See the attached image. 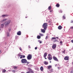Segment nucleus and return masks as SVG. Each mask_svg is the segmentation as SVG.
<instances>
[{"instance_id": "f257e3e1", "label": "nucleus", "mask_w": 73, "mask_h": 73, "mask_svg": "<svg viewBox=\"0 0 73 73\" xmlns=\"http://www.w3.org/2000/svg\"><path fill=\"white\" fill-rule=\"evenodd\" d=\"M48 27V23H44L42 25V28L44 29H41V32L44 33L45 32V31L46 30Z\"/></svg>"}, {"instance_id": "f03ea898", "label": "nucleus", "mask_w": 73, "mask_h": 73, "mask_svg": "<svg viewBox=\"0 0 73 73\" xmlns=\"http://www.w3.org/2000/svg\"><path fill=\"white\" fill-rule=\"evenodd\" d=\"M21 62L22 64H26V63H27V64L26 65H28V64L30 63V62H28L27 60L25 59H22L21 60Z\"/></svg>"}, {"instance_id": "7ed1b4c3", "label": "nucleus", "mask_w": 73, "mask_h": 73, "mask_svg": "<svg viewBox=\"0 0 73 73\" xmlns=\"http://www.w3.org/2000/svg\"><path fill=\"white\" fill-rule=\"evenodd\" d=\"M28 69L29 71L27 72L26 73H34V71L30 68H28Z\"/></svg>"}, {"instance_id": "20e7f679", "label": "nucleus", "mask_w": 73, "mask_h": 73, "mask_svg": "<svg viewBox=\"0 0 73 73\" xmlns=\"http://www.w3.org/2000/svg\"><path fill=\"white\" fill-rule=\"evenodd\" d=\"M32 55L31 54H29L27 57V60H31V59H32Z\"/></svg>"}, {"instance_id": "39448f33", "label": "nucleus", "mask_w": 73, "mask_h": 73, "mask_svg": "<svg viewBox=\"0 0 73 73\" xmlns=\"http://www.w3.org/2000/svg\"><path fill=\"white\" fill-rule=\"evenodd\" d=\"M53 58L54 60V61H57V62H58V61H59L58 58H57L56 56H53Z\"/></svg>"}, {"instance_id": "423d86ee", "label": "nucleus", "mask_w": 73, "mask_h": 73, "mask_svg": "<svg viewBox=\"0 0 73 73\" xmlns=\"http://www.w3.org/2000/svg\"><path fill=\"white\" fill-rule=\"evenodd\" d=\"M11 21L10 20H9L8 21H6L5 23V25H8L10 23H11Z\"/></svg>"}, {"instance_id": "0eeeda50", "label": "nucleus", "mask_w": 73, "mask_h": 73, "mask_svg": "<svg viewBox=\"0 0 73 73\" xmlns=\"http://www.w3.org/2000/svg\"><path fill=\"white\" fill-rule=\"evenodd\" d=\"M56 46H57V45H56V44H54L52 46V48L53 49H56Z\"/></svg>"}, {"instance_id": "6e6552de", "label": "nucleus", "mask_w": 73, "mask_h": 73, "mask_svg": "<svg viewBox=\"0 0 73 73\" xmlns=\"http://www.w3.org/2000/svg\"><path fill=\"white\" fill-rule=\"evenodd\" d=\"M64 60H69V56H66L64 58Z\"/></svg>"}, {"instance_id": "1a4fd4ad", "label": "nucleus", "mask_w": 73, "mask_h": 73, "mask_svg": "<svg viewBox=\"0 0 73 73\" xmlns=\"http://www.w3.org/2000/svg\"><path fill=\"white\" fill-rule=\"evenodd\" d=\"M17 35L19 36H20L21 35V31H19L17 32Z\"/></svg>"}, {"instance_id": "9d476101", "label": "nucleus", "mask_w": 73, "mask_h": 73, "mask_svg": "<svg viewBox=\"0 0 73 73\" xmlns=\"http://www.w3.org/2000/svg\"><path fill=\"white\" fill-rule=\"evenodd\" d=\"M47 56V53L45 52L43 55V57H46V56Z\"/></svg>"}, {"instance_id": "9b49d317", "label": "nucleus", "mask_w": 73, "mask_h": 73, "mask_svg": "<svg viewBox=\"0 0 73 73\" xmlns=\"http://www.w3.org/2000/svg\"><path fill=\"white\" fill-rule=\"evenodd\" d=\"M48 58L49 60H52V57L48 56Z\"/></svg>"}, {"instance_id": "f8f14e48", "label": "nucleus", "mask_w": 73, "mask_h": 73, "mask_svg": "<svg viewBox=\"0 0 73 73\" xmlns=\"http://www.w3.org/2000/svg\"><path fill=\"white\" fill-rule=\"evenodd\" d=\"M58 29H62V26H61V25H60L58 27Z\"/></svg>"}, {"instance_id": "ddd939ff", "label": "nucleus", "mask_w": 73, "mask_h": 73, "mask_svg": "<svg viewBox=\"0 0 73 73\" xmlns=\"http://www.w3.org/2000/svg\"><path fill=\"white\" fill-rule=\"evenodd\" d=\"M40 70L42 71H42H43V70H44V68H43V67L41 66L40 68Z\"/></svg>"}, {"instance_id": "4468645a", "label": "nucleus", "mask_w": 73, "mask_h": 73, "mask_svg": "<svg viewBox=\"0 0 73 73\" xmlns=\"http://www.w3.org/2000/svg\"><path fill=\"white\" fill-rule=\"evenodd\" d=\"M44 64L45 65H48V62H47L46 61H44Z\"/></svg>"}, {"instance_id": "2eb2a0df", "label": "nucleus", "mask_w": 73, "mask_h": 73, "mask_svg": "<svg viewBox=\"0 0 73 73\" xmlns=\"http://www.w3.org/2000/svg\"><path fill=\"white\" fill-rule=\"evenodd\" d=\"M56 7L58 8V7H60V4L59 3H57L56 5Z\"/></svg>"}, {"instance_id": "dca6fc26", "label": "nucleus", "mask_w": 73, "mask_h": 73, "mask_svg": "<svg viewBox=\"0 0 73 73\" xmlns=\"http://www.w3.org/2000/svg\"><path fill=\"white\" fill-rule=\"evenodd\" d=\"M37 38H38V39H40L41 38V36L38 35L37 36Z\"/></svg>"}, {"instance_id": "f3484780", "label": "nucleus", "mask_w": 73, "mask_h": 73, "mask_svg": "<svg viewBox=\"0 0 73 73\" xmlns=\"http://www.w3.org/2000/svg\"><path fill=\"white\" fill-rule=\"evenodd\" d=\"M52 68V66L50 65L48 66V69H50V68Z\"/></svg>"}, {"instance_id": "a211bd4d", "label": "nucleus", "mask_w": 73, "mask_h": 73, "mask_svg": "<svg viewBox=\"0 0 73 73\" xmlns=\"http://www.w3.org/2000/svg\"><path fill=\"white\" fill-rule=\"evenodd\" d=\"M6 72V70L4 69L2 71V73H5Z\"/></svg>"}, {"instance_id": "6ab92c4d", "label": "nucleus", "mask_w": 73, "mask_h": 73, "mask_svg": "<svg viewBox=\"0 0 73 73\" xmlns=\"http://www.w3.org/2000/svg\"><path fill=\"white\" fill-rule=\"evenodd\" d=\"M7 15H2V17H5V16H7Z\"/></svg>"}, {"instance_id": "aec40b11", "label": "nucleus", "mask_w": 73, "mask_h": 73, "mask_svg": "<svg viewBox=\"0 0 73 73\" xmlns=\"http://www.w3.org/2000/svg\"><path fill=\"white\" fill-rule=\"evenodd\" d=\"M7 37L9 36V33H7Z\"/></svg>"}, {"instance_id": "412c9836", "label": "nucleus", "mask_w": 73, "mask_h": 73, "mask_svg": "<svg viewBox=\"0 0 73 73\" xmlns=\"http://www.w3.org/2000/svg\"><path fill=\"white\" fill-rule=\"evenodd\" d=\"M51 8H52L51 6H49L48 8V10H50V9H51Z\"/></svg>"}, {"instance_id": "4be33fe9", "label": "nucleus", "mask_w": 73, "mask_h": 73, "mask_svg": "<svg viewBox=\"0 0 73 73\" xmlns=\"http://www.w3.org/2000/svg\"><path fill=\"white\" fill-rule=\"evenodd\" d=\"M4 24H2L1 25V28H3L4 27Z\"/></svg>"}, {"instance_id": "5701e85b", "label": "nucleus", "mask_w": 73, "mask_h": 73, "mask_svg": "<svg viewBox=\"0 0 73 73\" xmlns=\"http://www.w3.org/2000/svg\"><path fill=\"white\" fill-rule=\"evenodd\" d=\"M13 68L14 69H17V66H14L13 67Z\"/></svg>"}, {"instance_id": "b1692460", "label": "nucleus", "mask_w": 73, "mask_h": 73, "mask_svg": "<svg viewBox=\"0 0 73 73\" xmlns=\"http://www.w3.org/2000/svg\"><path fill=\"white\" fill-rule=\"evenodd\" d=\"M39 35H40V36H44V35H43V34H41V33H39Z\"/></svg>"}, {"instance_id": "393cba45", "label": "nucleus", "mask_w": 73, "mask_h": 73, "mask_svg": "<svg viewBox=\"0 0 73 73\" xmlns=\"http://www.w3.org/2000/svg\"><path fill=\"white\" fill-rule=\"evenodd\" d=\"M52 40H56V38L52 37Z\"/></svg>"}, {"instance_id": "a878e982", "label": "nucleus", "mask_w": 73, "mask_h": 73, "mask_svg": "<svg viewBox=\"0 0 73 73\" xmlns=\"http://www.w3.org/2000/svg\"><path fill=\"white\" fill-rule=\"evenodd\" d=\"M52 72H53V70L52 69H51L50 70V72L51 73Z\"/></svg>"}, {"instance_id": "bb28decb", "label": "nucleus", "mask_w": 73, "mask_h": 73, "mask_svg": "<svg viewBox=\"0 0 73 73\" xmlns=\"http://www.w3.org/2000/svg\"><path fill=\"white\" fill-rule=\"evenodd\" d=\"M53 42H57V40H55Z\"/></svg>"}, {"instance_id": "cd10ccee", "label": "nucleus", "mask_w": 73, "mask_h": 73, "mask_svg": "<svg viewBox=\"0 0 73 73\" xmlns=\"http://www.w3.org/2000/svg\"><path fill=\"white\" fill-rule=\"evenodd\" d=\"M6 20H7V19H5L3 20V21H5Z\"/></svg>"}, {"instance_id": "c85d7f7f", "label": "nucleus", "mask_w": 73, "mask_h": 73, "mask_svg": "<svg viewBox=\"0 0 73 73\" xmlns=\"http://www.w3.org/2000/svg\"><path fill=\"white\" fill-rule=\"evenodd\" d=\"M70 29H73V26L70 27Z\"/></svg>"}, {"instance_id": "c756f323", "label": "nucleus", "mask_w": 73, "mask_h": 73, "mask_svg": "<svg viewBox=\"0 0 73 73\" xmlns=\"http://www.w3.org/2000/svg\"><path fill=\"white\" fill-rule=\"evenodd\" d=\"M21 56H22V55L19 54L18 55V57H21Z\"/></svg>"}, {"instance_id": "7c9ffc66", "label": "nucleus", "mask_w": 73, "mask_h": 73, "mask_svg": "<svg viewBox=\"0 0 73 73\" xmlns=\"http://www.w3.org/2000/svg\"><path fill=\"white\" fill-rule=\"evenodd\" d=\"M48 57H51V54H48Z\"/></svg>"}, {"instance_id": "2f4dec72", "label": "nucleus", "mask_w": 73, "mask_h": 73, "mask_svg": "<svg viewBox=\"0 0 73 73\" xmlns=\"http://www.w3.org/2000/svg\"><path fill=\"white\" fill-rule=\"evenodd\" d=\"M62 52H63V53H65V50H64V51H62Z\"/></svg>"}, {"instance_id": "473e14b6", "label": "nucleus", "mask_w": 73, "mask_h": 73, "mask_svg": "<svg viewBox=\"0 0 73 73\" xmlns=\"http://www.w3.org/2000/svg\"><path fill=\"white\" fill-rule=\"evenodd\" d=\"M22 57L23 58H25V55L23 56L22 55Z\"/></svg>"}, {"instance_id": "72a5a7b5", "label": "nucleus", "mask_w": 73, "mask_h": 73, "mask_svg": "<svg viewBox=\"0 0 73 73\" xmlns=\"http://www.w3.org/2000/svg\"><path fill=\"white\" fill-rule=\"evenodd\" d=\"M19 49H20V50L21 51L22 50V49H21V47H20L19 48Z\"/></svg>"}, {"instance_id": "f704fd0d", "label": "nucleus", "mask_w": 73, "mask_h": 73, "mask_svg": "<svg viewBox=\"0 0 73 73\" xmlns=\"http://www.w3.org/2000/svg\"><path fill=\"white\" fill-rule=\"evenodd\" d=\"M53 12V10H50V12Z\"/></svg>"}, {"instance_id": "c9c22d12", "label": "nucleus", "mask_w": 73, "mask_h": 73, "mask_svg": "<svg viewBox=\"0 0 73 73\" xmlns=\"http://www.w3.org/2000/svg\"><path fill=\"white\" fill-rule=\"evenodd\" d=\"M23 58V55H22V56H21L20 57V58H21H21Z\"/></svg>"}, {"instance_id": "e433bc0d", "label": "nucleus", "mask_w": 73, "mask_h": 73, "mask_svg": "<svg viewBox=\"0 0 73 73\" xmlns=\"http://www.w3.org/2000/svg\"><path fill=\"white\" fill-rule=\"evenodd\" d=\"M63 19H65V16H63Z\"/></svg>"}, {"instance_id": "4c0bfd02", "label": "nucleus", "mask_w": 73, "mask_h": 73, "mask_svg": "<svg viewBox=\"0 0 73 73\" xmlns=\"http://www.w3.org/2000/svg\"><path fill=\"white\" fill-rule=\"evenodd\" d=\"M3 22H4V21H3V20L1 21V23H3Z\"/></svg>"}, {"instance_id": "58836bf2", "label": "nucleus", "mask_w": 73, "mask_h": 73, "mask_svg": "<svg viewBox=\"0 0 73 73\" xmlns=\"http://www.w3.org/2000/svg\"><path fill=\"white\" fill-rule=\"evenodd\" d=\"M60 44H62V41H60Z\"/></svg>"}, {"instance_id": "ea45409f", "label": "nucleus", "mask_w": 73, "mask_h": 73, "mask_svg": "<svg viewBox=\"0 0 73 73\" xmlns=\"http://www.w3.org/2000/svg\"><path fill=\"white\" fill-rule=\"evenodd\" d=\"M46 39H48V36H47L46 37Z\"/></svg>"}, {"instance_id": "a19ab883", "label": "nucleus", "mask_w": 73, "mask_h": 73, "mask_svg": "<svg viewBox=\"0 0 73 73\" xmlns=\"http://www.w3.org/2000/svg\"><path fill=\"white\" fill-rule=\"evenodd\" d=\"M37 49V47H35V50H36V49Z\"/></svg>"}, {"instance_id": "79ce46f5", "label": "nucleus", "mask_w": 73, "mask_h": 73, "mask_svg": "<svg viewBox=\"0 0 73 73\" xmlns=\"http://www.w3.org/2000/svg\"><path fill=\"white\" fill-rule=\"evenodd\" d=\"M71 42H72V43H73V40H72L71 41Z\"/></svg>"}, {"instance_id": "37998d69", "label": "nucleus", "mask_w": 73, "mask_h": 73, "mask_svg": "<svg viewBox=\"0 0 73 73\" xmlns=\"http://www.w3.org/2000/svg\"><path fill=\"white\" fill-rule=\"evenodd\" d=\"M39 43H40V44H41V43H42V42H41V41H40L39 42Z\"/></svg>"}, {"instance_id": "c03bdc74", "label": "nucleus", "mask_w": 73, "mask_h": 73, "mask_svg": "<svg viewBox=\"0 0 73 73\" xmlns=\"http://www.w3.org/2000/svg\"><path fill=\"white\" fill-rule=\"evenodd\" d=\"M48 23H51V21H49L48 22Z\"/></svg>"}, {"instance_id": "a18cd8bd", "label": "nucleus", "mask_w": 73, "mask_h": 73, "mask_svg": "<svg viewBox=\"0 0 73 73\" xmlns=\"http://www.w3.org/2000/svg\"><path fill=\"white\" fill-rule=\"evenodd\" d=\"M28 47L29 48H31V46H29Z\"/></svg>"}, {"instance_id": "49530a36", "label": "nucleus", "mask_w": 73, "mask_h": 73, "mask_svg": "<svg viewBox=\"0 0 73 73\" xmlns=\"http://www.w3.org/2000/svg\"><path fill=\"white\" fill-rule=\"evenodd\" d=\"M71 73H73V71H71Z\"/></svg>"}, {"instance_id": "de8ad7c7", "label": "nucleus", "mask_w": 73, "mask_h": 73, "mask_svg": "<svg viewBox=\"0 0 73 73\" xmlns=\"http://www.w3.org/2000/svg\"><path fill=\"white\" fill-rule=\"evenodd\" d=\"M13 72V73H15V71H12Z\"/></svg>"}, {"instance_id": "09e8293b", "label": "nucleus", "mask_w": 73, "mask_h": 73, "mask_svg": "<svg viewBox=\"0 0 73 73\" xmlns=\"http://www.w3.org/2000/svg\"><path fill=\"white\" fill-rule=\"evenodd\" d=\"M71 23H73V21H72Z\"/></svg>"}, {"instance_id": "8fccbe9b", "label": "nucleus", "mask_w": 73, "mask_h": 73, "mask_svg": "<svg viewBox=\"0 0 73 73\" xmlns=\"http://www.w3.org/2000/svg\"><path fill=\"white\" fill-rule=\"evenodd\" d=\"M56 38H57V39H58V37H56Z\"/></svg>"}, {"instance_id": "3c124183", "label": "nucleus", "mask_w": 73, "mask_h": 73, "mask_svg": "<svg viewBox=\"0 0 73 73\" xmlns=\"http://www.w3.org/2000/svg\"><path fill=\"white\" fill-rule=\"evenodd\" d=\"M58 69H60V68L59 67H58Z\"/></svg>"}, {"instance_id": "603ef678", "label": "nucleus", "mask_w": 73, "mask_h": 73, "mask_svg": "<svg viewBox=\"0 0 73 73\" xmlns=\"http://www.w3.org/2000/svg\"><path fill=\"white\" fill-rule=\"evenodd\" d=\"M45 58V59H47V58H46V57H44Z\"/></svg>"}, {"instance_id": "864d4df0", "label": "nucleus", "mask_w": 73, "mask_h": 73, "mask_svg": "<svg viewBox=\"0 0 73 73\" xmlns=\"http://www.w3.org/2000/svg\"><path fill=\"white\" fill-rule=\"evenodd\" d=\"M9 32H10V31H11V29L9 30Z\"/></svg>"}, {"instance_id": "5fc2aeb1", "label": "nucleus", "mask_w": 73, "mask_h": 73, "mask_svg": "<svg viewBox=\"0 0 73 73\" xmlns=\"http://www.w3.org/2000/svg\"><path fill=\"white\" fill-rule=\"evenodd\" d=\"M1 53V51H0V53Z\"/></svg>"}, {"instance_id": "6e6d98bb", "label": "nucleus", "mask_w": 73, "mask_h": 73, "mask_svg": "<svg viewBox=\"0 0 73 73\" xmlns=\"http://www.w3.org/2000/svg\"><path fill=\"white\" fill-rule=\"evenodd\" d=\"M52 62H51V61H50V63H51Z\"/></svg>"}, {"instance_id": "4d7b16f0", "label": "nucleus", "mask_w": 73, "mask_h": 73, "mask_svg": "<svg viewBox=\"0 0 73 73\" xmlns=\"http://www.w3.org/2000/svg\"><path fill=\"white\" fill-rule=\"evenodd\" d=\"M25 18H27V17H25Z\"/></svg>"}, {"instance_id": "13d9d810", "label": "nucleus", "mask_w": 73, "mask_h": 73, "mask_svg": "<svg viewBox=\"0 0 73 73\" xmlns=\"http://www.w3.org/2000/svg\"><path fill=\"white\" fill-rule=\"evenodd\" d=\"M1 30V29H0V31Z\"/></svg>"}, {"instance_id": "bf43d9fd", "label": "nucleus", "mask_w": 73, "mask_h": 73, "mask_svg": "<svg viewBox=\"0 0 73 73\" xmlns=\"http://www.w3.org/2000/svg\"><path fill=\"white\" fill-rule=\"evenodd\" d=\"M61 13H62V11H61Z\"/></svg>"}, {"instance_id": "052dcab7", "label": "nucleus", "mask_w": 73, "mask_h": 73, "mask_svg": "<svg viewBox=\"0 0 73 73\" xmlns=\"http://www.w3.org/2000/svg\"><path fill=\"white\" fill-rule=\"evenodd\" d=\"M28 66H29V65Z\"/></svg>"}]
</instances>
